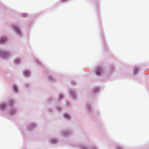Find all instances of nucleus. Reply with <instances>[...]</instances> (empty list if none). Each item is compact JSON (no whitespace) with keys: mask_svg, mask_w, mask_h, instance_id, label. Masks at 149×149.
Instances as JSON below:
<instances>
[{"mask_svg":"<svg viewBox=\"0 0 149 149\" xmlns=\"http://www.w3.org/2000/svg\"><path fill=\"white\" fill-rule=\"evenodd\" d=\"M102 72V70L100 67H97L95 70V74L97 75H100Z\"/></svg>","mask_w":149,"mask_h":149,"instance_id":"nucleus-1","label":"nucleus"},{"mask_svg":"<svg viewBox=\"0 0 149 149\" xmlns=\"http://www.w3.org/2000/svg\"><path fill=\"white\" fill-rule=\"evenodd\" d=\"M15 31L18 33L20 34V31L19 29L17 27L15 26L14 27Z\"/></svg>","mask_w":149,"mask_h":149,"instance_id":"nucleus-2","label":"nucleus"},{"mask_svg":"<svg viewBox=\"0 0 149 149\" xmlns=\"http://www.w3.org/2000/svg\"><path fill=\"white\" fill-rule=\"evenodd\" d=\"M6 41V39L4 38H2L1 40V42H4Z\"/></svg>","mask_w":149,"mask_h":149,"instance_id":"nucleus-3","label":"nucleus"},{"mask_svg":"<svg viewBox=\"0 0 149 149\" xmlns=\"http://www.w3.org/2000/svg\"><path fill=\"white\" fill-rule=\"evenodd\" d=\"M5 105L4 104H2L1 105V109H4V108L5 107Z\"/></svg>","mask_w":149,"mask_h":149,"instance_id":"nucleus-4","label":"nucleus"},{"mask_svg":"<svg viewBox=\"0 0 149 149\" xmlns=\"http://www.w3.org/2000/svg\"><path fill=\"white\" fill-rule=\"evenodd\" d=\"M2 55L4 57H5V56L7 55V54L6 53L3 52L2 53Z\"/></svg>","mask_w":149,"mask_h":149,"instance_id":"nucleus-5","label":"nucleus"},{"mask_svg":"<svg viewBox=\"0 0 149 149\" xmlns=\"http://www.w3.org/2000/svg\"><path fill=\"white\" fill-rule=\"evenodd\" d=\"M13 90L15 92H17V87L16 86H14L13 87Z\"/></svg>","mask_w":149,"mask_h":149,"instance_id":"nucleus-6","label":"nucleus"},{"mask_svg":"<svg viewBox=\"0 0 149 149\" xmlns=\"http://www.w3.org/2000/svg\"><path fill=\"white\" fill-rule=\"evenodd\" d=\"M64 117L65 118H66L67 119H69V116L66 114L65 115Z\"/></svg>","mask_w":149,"mask_h":149,"instance_id":"nucleus-7","label":"nucleus"},{"mask_svg":"<svg viewBox=\"0 0 149 149\" xmlns=\"http://www.w3.org/2000/svg\"><path fill=\"white\" fill-rule=\"evenodd\" d=\"M29 74V73L28 72H25V74L26 75H28Z\"/></svg>","mask_w":149,"mask_h":149,"instance_id":"nucleus-8","label":"nucleus"},{"mask_svg":"<svg viewBox=\"0 0 149 149\" xmlns=\"http://www.w3.org/2000/svg\"><path fill=\"white\" fill-rule=\"evenodd\" d=\"M60 97H62V95L60 96Z\"/></svg>","mask_w":149,"mask_h":149,"instance_id":"nucleus-9","label":"nucleus"}]
</instances>
